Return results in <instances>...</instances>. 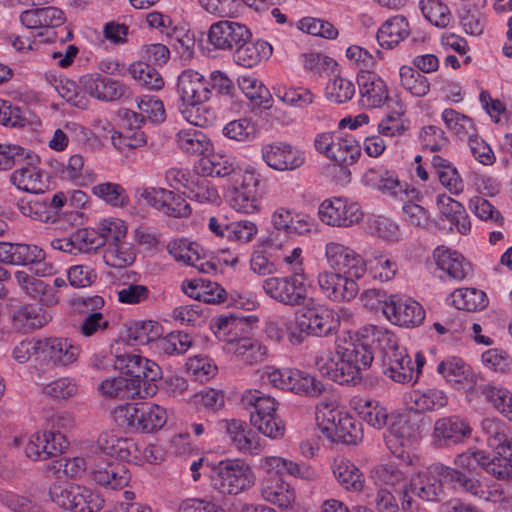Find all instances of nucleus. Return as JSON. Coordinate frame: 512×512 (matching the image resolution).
<instances>
[{
	"label": "nucleus",
	"instance_id": "nucleus-1",
	"mask_svg": "<svg viewBox=\"0 0 512 512\" xmlns=\"http://www.w3.org/2000/svg\"><path fill=\"white\" fill-rule=\"evenodd\" d=\"M481 427L486 434L487 444L494 455L490 459L484 451L466 452L455 459L456 468L471 474H478L479 467L497 479H507L512 476V437L508 427L501 421L486 418Z\"/></svg>",
	"mask_w": 512,
	"mask_h": 512
},
{
	"label": "nucleus",
	"instance_id": "nucleus-2",
	"mask_svg": "<svg viewBox=\"0 0 512 512\" xmlns=\"http://www.w3.org/2000/svg\"><path fill=\"white\" fill-rule=\"evenodd\" d=\"M178 110L182 117L197 127L211 123L212 113L203 104L211 97L210 83L199 72L186 69L177 79Z\"/></svg>",
	"mask_w": 512,
	"mask_h": 512
},
{
	"label": "nucleus",
	"instance_id": "nucleus-3",
	"mask_svg": "<svg viewBox=\"0 0 512 512\" xmlns=\"http://www.w3.org/2000/svg\"><path fill=\"white\" fill-rule=\"evenodd\" d=\"M36 162L38 156L33 151L19 145L0 144V170L21 166L11 174V181L19 190L32 194L44 191L42 175Z\"/></svg>",
	"mask_w": 512,
	"mask_h": 512
},
{
	"label": "nucleus",
	"instance_id": "nucleus-4",
	"mask_svg": "<svg viewBox=\"0 0 512 512\" xmlns=\"http://www.w3.org/2000/svg\"><path fill=\"white\" fill-rule=\"evenodd\" d=\"M48 431L33 434L25 446V454L30 459L47 460L58 457L68 447L65 436L74 426V418L68 412L53 414L48 420Z\"/></svg>",
	"mask_w": 512,
	"mask_h": 512
},
{
	"label": "nucleus",
	"instance_id": "nucleus-5",
	"mask_svg": "<svg viewBox=\"0 0 512 512\" xmlns=\"http://www.w3.org/2000/svg\"><path fill=\"white\" fill-rule=\"evenodd\" d=\"M339 315L332 309L314 306L298 309L295 313V328L287 329V338L292 345H300L307 336L327 337L337 332Z\"/></svg>",
	"mask_w": 512,
	"mask_h": 512
},
{
	"label": "nucleus",
	"instance_id": "nucleus-6",
	"mask_svg": "<svg viewBox=\"0 0 512 512\" xmlns=\"http://www.w3.org/2000/svg\"><path fill=\"white\" fill-rule=\"evenodd\" d=\"M243 408L249 411L250 423L260 433L279 439L284 436V422L276 415V400L259 390H247L241 397Z\"/></svg>",
	"mask_w": 512,
	"mask_h": 512
},
{
	"label": "nucleus",
	"instance_id": "nucleus-7",
	"mask_svg": "<svg viewBox=\"0 0 512 512\" xmlns=\"http://www.w3.org/2000/svg\"><path fill=\"white\" fill-rule=\"evenodd\" d=\"M308 286L300 263H296L290 275L272 276L262 281V289L269 298L290 308L302 307L307 303Z\"/></svg>",
	"mask_w": 512,
	"mask_h": 512
},
{
	"label": "nucleus",
	"instance_id": "nucleus-8",
	"mask_svg": "<svg viewBox=\"0 0 512 512\" xmlns=\"http://www.w3.org/2000/svg\"><path fill=\"white\" fill-rule=\"evenodd\" d=\"M114 367L129 377L135 390L141 392V398L157 393L156 383L162 377V370L154 361L136 354H122L115 357Z\"/></svg>",
	"mask_w": 512,
	"mask_h": 512
},
{
	"label": "nucleus",
	"instance_id": "nucleus-9",
	"mask_svg": "<svg viewBox=\"0 0 512 512\" xmlns=\"http://www.w3.org/2000/svg\"><path fill=\"white\" fill-rule=\"evenodd\" d=\"M372 342L379 344L382 371L387 377L402 384L413 379L414 369L411 358L406 353V349L396 343L392 334L374 327Z\"/></svg>",
	"mask_w": 512,
	"mask_h": 512
},
{
	"label": "nucleus",
	"instance_id": "nucleus-10",
	"mask_svg": "<svg viewBox=\"0 0 512 512\" xmlns=\"http://www.w3.org/2000/svg\"><path fill=\"white\" fill-rule=\"evenodd\" d=\"M213 487L222 494L237 495L255 483L252 468L240 459H226L213 467Z\"/></svg>",
	"mask_w": 512,
	"mask_h": 512
},
{
	"label": "nucleus",
	"instance_id": "nucleus-11",
	"mask_svg": "<svg viewBox=\"0 0 512 512\" xmlns=\"http://www.w3.org/2000/svg\"><path fill=\"white\" fill-rule=\"evenodd\" d=\"M52 502L69 512H98L104 507V499L85 486L55 483L49 488Z\"/></svg>",
	"mask_w": 512,
	"mask_h": 512
},
{
	"label": "nucleus",
	"instance_id": "nucleus-12",
	"mask_svg": "<svg viewBox=\"0 0 512 512\" xmlns=\"http://www.w3.org/2000/svg\"><path fill=\"white\" fill-rule=\"evenodd\" d=\"M335 344L342 359V370L346 373L348 384L359 382L362 379V371L368 369L374 359L370 344L366 340L352 337L338 338Z\"/></svg>",
	"mask_w": 512,
	"mask_h": 512
},
{
	"label": "nucleus",
	"instance_id": "nucleus-13",
	"mask_svg": "<svg viewBox=\"0 0 512 512\" xmlns=\"http://www.w3.org/2000/svg\"><path fill=\"white\" fill-rule=\"evenodd\" d=\"M259 174L248 171L231 185L229 203L237 212L253 214L260 210L262 190Z\"/></svg>",
	"mask_w": 512,
	"mask_h": 512
},
{
	"label": "nucleus",
	"instance_id": "nucleus-14",
	"mask_svg": "<svg viewBox=\"0 0 512 512\" xmlns=\"http://www.w3.org/2000/svg\"><path fill=\"white\" fill-rule=\"evenodd\" d=\"M383 313L391 323L404 327H417L425 319L422 305L404 295H391L385 299Z\"/></svg>",
	"mask_w": 512,
	"mask_h": 512
},
{
	"label": "nucleus",
	"instance_id": "nucleus-15",
	"mask_svg": "<svg viewBox=\"0 0 512 512\" xmlns=\"http://www.w3.org/2000/svg\"><path fill=\"white\" fill-rule=\"evenodd\" d=\"M318 213L323 223L334 227H351L359 223L364 216L358 203L343 197L324 200L319 206Z\"/></svg>",
	"mask_w": 512,
	"mask_h": 512
},
{
	"label": "nucleus",
	"instance_id": "nucleus-16",
	"mask_svg": "<svg viewBox=\"0 0 512 512\" xmlns=\"http://www.w3.org/2000/svg\"><path fill=\"white\" fill-rule=\"evenodd\" d=\"M139 198L147 205L157 209L163 214L183 218L191 214L190 205L180 195L160 187H147L138 190Z\"/></svg>",
	"mask_w": 512,
	"mask_h": 512
},
{
	"label": "nucleus",
	"instance_id": "nucleus-17",
	"mask_svg": "<svg viewBox=\"0 0 512 512\" xmlns=\"http://www.w3.org/2000/svg\"><path fill=\"white\" fill-rule=\"evenodd\" d=\"M251 37L252 33L246 25L229 20L215 22L208 30L209 44L221 51H232Z\"/></svg>",
	"mask_w": 512,
	"mask_h": 512
},
{
	"label": "nucleus",
	"instance_id": "nucleus-18",
	"mask_svg": "<svg viewBox=\"0 0 512 512\" xmlns=\"http://www.w3.org/2000/svg\"><path fill=\"white\" fill-rule=\"evenodd\" d=\"M472 428L459 416H446L435 421L432 431V444L436 448H448L469 438Z\"/></svg>",
	"mask_w": 512,
	"mask_h": 512
},
{
	"label": "nucleus",
	"instance_id": "nucleus-19",
	"mask_svg": "<svg viewBox=\"0 0 512 512\" xmlns=\"http://www.w3.org/2000/svg\"><path fill=\"white\" fill-rule=\"evenodd\" d=\"M264 162L277 171H293L305 163V154L287 142H273L261 149Z\"/></svg>",
	"mask_w": 512,
	"mask_h": 512
},
{
	"label": "nucleus",
	"instance_id": "nucleus-20",
	"mask_svg": "<svg viewBox=\"0 0 512 512\" xmlns=\"http://www.w3.org/2000/svg\"><path fill=\"white\" fill-rule=\"evenodd\" d=\"M325 256L328 264L335 270L334 273H342L355 278H361L366 265L363 258L351 248L337 242L326 244Z\"/></svg>",
	"mask_w": 512,
	"mask_h": 512
},
{
	"label": "nucleus",
	"instance_id": "nucleus-21",
	"mask_svg": "<svg viewBox=\"0 0 512 512\" xmlns=\"http://www.w3.org/2000/svg\"><path fill=\"white\" fill-rule=\"evenodd\" d=\"M354 276L334 272H322L318 275L321 292L331 301L349 302L353 300L359 287Z\"/></svg>",
	"mask_w": 512,
	"mask_h": 512
},
{
	"label": "nucleus",
	"instance_id": "nucleus-22",
	"mask_svg": "<svg viewBox=\"0 0 512 512\" xmlns=\"http://www.w3.org/2000/svg\"><path fill=\"white\" fill-rule=\"evenodd\" d=\"M125 417L131 427L147 433L160 429L167 419L162 407L149 402L128 405Z\"/></svg>",
	"mask_w": 512,
	"mask_h": 512
},
{
	"label": "nucleus",
	"instance_id": "nucleus-23",
	"mask_svg": "<svg viewBox=\"0 0 512 512\" xmlns=\"http://www.w3.org/2000/svg\"><path fill=\"white\" fill-rule=\"evenodd\" d=\"M39 354L54 366H68L77 361L81 348L72 340L51 337L38 340Z\"/></svg>",
	"mask_w": 512,
	"mask_h": 512
},
{
	"label": "nucleus",
	"instance_id": "nucleus-24",
	"mask_svg": "<svg viewBox=\"0 0 512 512\" xmlns=\"http://www.w3.org/2000/svg\"><path fill=\"white\" fill-rule=\"evenodd\" d=\"M90 477L96 484L113 490L124 488L131 479L126 465L115 461L96 462L90 468Z\"/></svg>",
	"mask_w": 512,
	"mask_h": 512
},
{
	"label": "nucleus",
	"instance_id": "nucleus-25",
	"mask_svg": "<svg viewBox=\"0 0 512 512\" xmlns=\"http://www.w3.org/2000/svg\"><path fill=\"white\" fill-rule=\"evenodd\" d=\"M44 250L33 244L0 241V262L7 265L27 266L45 259Z\"/></svg>",
	"mask_w": 512,
	"mask_h": 512
},
{
	"label": "nucleus",
	"instance_id": "nucleus-26",
	"mask_svg": "<svg viewBox=\"0 0 512 512\" xmlns=\"http://www.w3.org/2000/svg\"><path fill=\"white\" fill-rule=\"evenodd\" d=\"M86 93L102 101H115L124 96L126 87L119 81L101 74H88L81 77Z\"/></svg>",
	"mask_w": 512,
	"mask_h": 512
},
{
	"label": "nucleus",
	"instance_id": "nucleus-27",
	"mask_svg": "<svg viewBox=\"0 0 512 512\" xmlns=\"http://www.w3.org/2000/svg\"><path fill=\"white\" fill-rule=\"evenodd\" d=\"M437 267L451 280L461 281L471 273V264L465 257L445 246L437 247L433 252Z\"/></svg>",
	"mask_w": 512,
	"mask_h": 512
},
{
	"label": "nucleus",
	"instance_id": "nucleus-28",
	"mask_svg": "<svg viewBox=\"0 0 512 512\" xmlns=\"http://www.w3.org/2000/svg\"><path fill=\"white\" fill-rule=\"evenodd\" d=\"M357 82L363 106L376 108L388 100L387 86L375 73L362 71L358 74Z\"/></svg>",
	"mask_w": 512,
	"mask_h": 512
},
{
	"label": "nucleus",
	"instance_id": "nucleus-29",
	"mask_svg": "<svg viewBox=\"0 0 512 512\" xmlns=\"http://www.w3.org/2000/svg\"><path fill=\"white\" fill-rule=\"evenodd\" d=\"M98 447L105 455L118 459V462H132L139 457V449L133 439L113 433H102L98 438Z\"/></svg>",
	"mask_w": 512,
	"mask_h": 512
},
{
	"label": "nucleus",
	"instance_id": "nucleus-30",
	"mask_svg": "<svg viewBox=\"0 0 512 512\" xmlns=\"http://www.w3.org/2000/svg\"><path fill=\"white\" fill-rule=\"evenodd\" d=\"M362 182L365 186L390 196L406 193V189L399 181L396 173L383 166L368 169L362 176Z\"/></svg>",
	"mask_w": 512,
	"mask_h": 512
},
{
	"label": "nucleus",
	"instance_id": "nucleus-31",
	"mask_svg": "<svg viewBox=\"0 0 512 512\" xmlns=\"http://www.w3.org/2000/svg\"><path fill=\"white\" fill-rule=\"evenodd\" d=\"M167 251L175 260L193 266L202 273L211 274L217 271V265L202 259L192 244L185 239L170 241L167 244Z\"/></svg>",
	"mask_w": 512,
	"mask_h": 512
},
{
	"label": "nucleus",
	"instance_id": "nucleus-32",
	"mask_svg": "<svg viewBox=\"0 0 512 512\" xmlns=\"http://www.w3.org/2000/svg\"><path fill=\"white\" fill-rule=\"evenodd\" d=\"M369 477L376 486L390 487L395 491L407 488L409 483L407 474L393 461L375 465L370 470Z\"/></svg>",
	"mask_w": 512,
	"mask_h": 512
},
{
	"label": "nucleus",
	"instance_id": "nucleus-33",
	"mask_svg": "<svg viewBox=\"0 0 512 512\" xmlns=\"http://www.w3.org/2000/svg\"><path fill=\"white\" fill-rule=\"evenodd\" d=\"M441 475L436 472V466L420 473L410 482L411 492L426 501H439L444 497Z\"/></svg>",
	"mask_w": 512,
	"mask_h": 512
},
{
	"label": "nucleus",
	"instance_id": "nucleus-34",
	"mask_svg": "<svg viewBox=\"0 0 512 512\" xmlns=\"http://www.w3.org/2000/svg\"><path fill=\"white\" fill-rule=\"evenodd\" d=\"M203 173L215 177H227L230 184L237 182L248 170H242L228 157L219 154H212L200 161Z\"/></svg>",
	"mask_w": 512,
	"mask_h": 512
},
{
	"label": "nucleus",
	"instance_id": "nucleus-35",
	"mask_svg": "<svg viewBox=\"0 0 512 512\" xmlns=\"http://www.w3.org/2000/svg\"><path fill=\"white\" fill-rule=\"evenodd\" d=\"M410 34L408 20L402 15L387 19L378 29L377 41L383 48L392 49Z\"/></svg>",
	"mask_w": 512,
	"mask_h": 512
},
{
	"label": "nucleus",
	"instance_id": "nucleus-36",
	"mask_svg": "<svg viewBox=\"0 0 512 512\" xmlns=\"http://www.w3.org/2000/svg\"><path fill=\"white\" fill-rule=\"evenodd\" d=\"M260 491L264 500L282 509L289 508L295 500L294 491L281 477L264 478Z\"/></svg>",
	"mask_w": 512,
	"mask_h": 512
},
{
	"label": "nucleus",
	"instance_id": "nucleus-37",
	"mask_svg": "<svg viewBox=\"0 0 512 512\" xmlns=\"http://www.w3.org/2000/svg\"><path fill=\"white\" fill-rule=\"evenodd\" d=\"M228 343V350L241 361L253 365L262 362L267 355V347L259 340L243 337L239 339L223 338Z\"/></svg>",
	"mask_w": 512,
	"mask_h": 512
},
{
	"label": "nucleus",
	"instance_id": "nucleus-38",
	"mask_svg": "<svg viewBox=\"0 0 512 512\" xmlns=\"http://www.w3.org/2000/svg\"><path fill=\"white\" fill-rule=\"evenodd\" d=\"M272 53V46L266 41L258 40L252 42L247 40L235 48L233 55L234 62L245 68H253L263 58H268Z\"/></svg>",
	"mask_w": 512,
	"mask_h": 512
},
{
	"label": "nucleus",
	"instance_id": "nucleus-39",
	"mask_svg": "<svg viewBox=\"0 0 512 512\" xmlns=\"http://www.w3.org/2000/svg\"><path fill=\"white\" fill-rule=\"evenodd\" d=\"M323 432L335 442L343 444H356L361 440V429L354 419L348 415L338 414L337 421L332 419V424L323 426Z\"/></svg>",
	"mask_w": 512,
	"mask_h": 512
},
{
	"label": "nucleus",
	"instance_id": "nucleus-40",
	"mask_svg": "<svg viewBox=\"0 0 512 512\" xmlns=\"http://www.w3.org/2000/svg\"><path fill=\"white\" fill-rule=\"evenodd\" d=\"M431 165L442 186L450 193L459 195L463 192L464 183L462 177L449 160L439 155H433Z\"/></svg>",
	"mask_w": 512,
	"mask_h": 512
},
{
	"label": "nucleus",
	"instance_id": "nucleus-41",
	"mask_svg": "<svg viewBox=\"0 0 512 512\" xmlns=\"http://www.w3.org/2000/svg\"><path fill=\"white\" fill-rule=\"evenodd\" d=\"M437 206L443 217L451 222L461 234L470 231L471 224L464 206L457 200L441 194L437 196Z\"/></svg>",
	"mask_w": 512,
	"mask_h": 512
},
{
	"label": "nucleus",
	"instance_id": "nucleus-42",
	"mask_svg": "<svg viewBox=\"0 0 512 512\" xmlns=\"http://www.w3.org/2000/svg\"><path fill=\"white\" fill-rule=\"evenodd\" d=\"M411 428L408 419L403 415H393L387 430L384 434V439L388 449L397 456H400L399 448L404 447L410 443Z\"/></svg>",
	"mask_w": 512,
	"mask_h": 512
},
{
	"label": "nucleus",
	"instance_id": "nucleus-43",
	"mask_svg": "<svg viewBox=\"0 0 512 512\" xmlns=\"http://www.w3.org/2000/svg\"><path fill=\"white\" fill-rule=\"evenodd\" d=\"M436 472L445 481L450 482L455 488L462 489L474 496L481 497L484 494L478 480V474H471L462 470H454L447 466H436Z\"/></svg>",
	"mask_w": 512,
	"mask_h": 512
},
{
	"label": "nucleus",
	"instance_id": "nucleus-44",
	"mask_svg": "<svg viewBox=\"0 0 512 512\" xmlns=\"http://www.w3.org/2000/svg\"><path fill=\"white\" fill-rule=\"evenodd\" d=\"M355 410L363 421L376 429L387 427L394 415L372 399L359 398L355 401Z\"/></svg>",
	"mask_w": 512,
	"mask_h": 512
},
{
	"label": "nucleus",
	"instance_id": "nucleus-45",
	"mask_svg": "<svg viewBox=\"0 0 512 512\" xmlns=\"http://www.w3.org/2000/svg\"><path fill=\"white\" fill-rule=\"evenodd\" d=\"M14 277L18 286L31 298L45 304L54 302L53 289L43 280L35 278L25 271H16Z\"/></svg>",
	"mask_w": 512,
	"mask_h": 512
},
{
	"label": "nucleus",
	"instance_id": "nucleus-46",
	"mask_svg": "<svg viewBox=\"0 0 512 512\" xmlns=\"http://www.w3.org/2000/svg\"><path fill=\"white\" fill-rule=\"evenodd\" d=\"M286 378L287 391L308 396H318L324 391L323 384L306 372L288 369Z\"/></svg>",
	"mask_w": 512,
	"mask_h": 512
},
{
	"label": "nucleus",
	"instance_id": "nucleus-47",
	"mask_svg": "<svg viewBox=\"0 0 512 512\" xmlns=\"http://www.w3.org/2000/svg\"><path fill=\"white\" fill-rule=\"evenodd\" d=\"M411 409L416 412H432L444 408L448 403L447 395L434 388L415 390L410 395Z\"/></svg>",
	"mask_w": 512,
	"mask_h": 512
},
{
	"label": "nucleus",
	"instance_id": "nucleus-48",
	"mask_svg": "<svg viewBox=\"0 0 512 512\" xmlns=\"http://www.w3.org/2000/svg\"><path fill=\"white\" fill-rule=\"evenodd\" d=\"M315 366L323 376L340 384H348L346 373L342 370V359L338 349L335 348V352L329 350L320 352L315 357Z\"/></svg>",
	"mask_w": 512,
	"mask_h": 512
},
{
	"label": "nucleus",
	"instance_id": "nucleus-49",
	"mask_svg": "<svg viewBox=\"0 0 512 512\" xmlns=\"http://www.w3.org/2000/svg\"><path fill=\"white\" fill-rule=\"evenodd\" d=\"M176 142L181 150L194 155H202L211 147L207 135L196 128L182 129L176 134Z\"/></svg>",
	"mask_w": 512,
	"mask_h": 512
},
{
	"label": "nucleus",
	"instance_id": "nucleus-50",
	"mask_svg": "<svg viewBox=\"0 0 512 512\" xmlns=\"http://www.w3.org/2000/svg\"><path fill=\"white\" fill-rule=\"evenodd\" d=\"M49 321L44 310L37 305H24L13 314L14 326L19 330L30 331L43 327Z\"/></svg>",
	"mask_w": 512,
	"mask_h": 512
},
{
	"label": "nucleus",
	"instance_id": "nucleus-51",
	"mask_svg": "<svg viewBox=\"0 0 512 512\" xmlns=\"http://www.w3.org/2000/svg\"><path fill=\"white\" fill-rule=\"evenodd\" d=\"M361 155V146L352 136H340L329 159L342 168L354 164Z\"/></svg>",
	"mask_w": 512,
	"mask_h": 512
},
{
	"label": "nucleus",
	"instance_id": "nucleus-52",
	"mask_svg": "<svg viewBox=\"0 0 512 512\" xmlns=\"http://www.w3.org/2000/svg\"><path fill=\"white\" fill-rule=\"evenodd\" d=\"M333 473L338 483L346 490L357 492L364 487L365 479L362 472L348 460L338 462Z\"/></svg>",
	"mask_w": 512,
	"mask_h": 512
},
{
	"label": "nucleus",
	"instance_id": "nucleus-53",
	"mask_svg": "<svg viewBox=\"0 0 512 512\" xmlns=\"http://www.w3.org/2000/svg\"><path fill=\"white\" fill-rule=\"evenodd\" d=\"M450 297L458 310L476 311L483 309L487 304L486 294L475 288L456 289Z\"/></svg>",
	"mask_w": 512,
	"mask_h": 512
},
{
	"label": "nucleus",
	"instance_id": "nucleus-54",
	"mask_svg": "<svg viewBox=\"0 0 512 512\" xmlns=\"http://www.w3.org/2000/svg\"><path fill=\"white\" fill-rule=\"evenodd\" d=\"M481 394L497 411L512 421V393L508 389L486 384L481 387Z\"/></svg>",
	"mask_w": 512,
	"mask_h": 512
},
{
	"label": "nucleus",
	"instance_id": "nucleus-55",
	"mask_svg": "<svg viewBox=\"0 0 512 512\" xmlns=\"http://www.w3.org/2000/svg\"><path fill=\"white\" fill-rule=\"evenodd\" d=\"M224 136L238 142H250L256 139L258 125L251 118L243 117L228 122L222 130Z\"/></svg>",
	"mask_w": 512,
	"mask_h": 512
},
{
	"label": "nucleus",
	"instance_id": "nucleus-56",
	"mask_svg": "<svg viewBox=\"0 0 512 512\" xmlns=\"http://www.w3.org/2000/svg\"><path fill=\"white\" fill-rule=\"evenodd\" d=\"M192 345L190 336L180 331H173L155 342V350L164 355H180Z\"/></svg>",
	"mask_w": 512,
	"mask_h": 512
},
{
	"label": "nucleus",
	"instance_id": "nucleus-57",
	"mask_svg": "<svg viewBox=\"0 0 512 512\" xmlns=\"http://www.w3.org/2000/svg\"><path fill=\"white\" fill-rule=\"evenodd\" d=\"M127 377H114L102 381L101 393L109 398L134 399L141 398V392H137Z\"/></svg>",
	"mask_w": 512,
	"mask_h": 512
},
{
	"label": "nucleus",
	"instance_id": "nucleus-58",
	"mask_svg": "<svg viewBox=\"0 0 512 512\" xmlns=\"http://www.w3.org/2000/svg\"><path fill=\"white\" fill-rule=\"evenodd\" d=\"M442 119L446 127L460 139H470L475 135V128L471 118L454 109H445Z\"/></svg>",
	"mask_w": 512,
	"mask_h": 512
},
{
	"label": "nucleus",
	"instance_id": "nucleus-59",
	"mask_svg": "<svg viewBox=\"0 0 512 512\" xmlns=\"http://www.w3.org/2000/svg\"><path fill=\"white\" fill-rule=\"evenodd\" d=\"M405 111V106L397 103V108L390 111L378 124L379 133L389 137L403 135L409 129V122L403 119Z\"/></svg>",
	"mask_w": 512,
	"mask_h": 512
},
{
	"label": "nucleus",
	"instance_id": "nucleus-60",
	"mask_svg": "<svg viewBox=\"0 0 512 512\" xmlns=\"http://www.w3.org/2000/svg\"><path fill=\"white\" fill-rule=\"evenodd\" d=\"M188 198L198 201L200 203H218L220 200L217 189L211 182L200 176H195L190 181V184L183 192Z\"/></svg>",
	"mask_w": 512,
	"mask_h": 512
},
{
	"label": "nucleus",
	"instance_id": "nucleus-61",
	"mask_svg": "<svg viewBox=\"0 0 512 512\" xmlns=\"http://www.w3.org/2000/svg\"><path fill=\"white\" fill-rule=\"evenodd\" d=\"M399 75L402 87L413 96L423 97L429 92L430 84L427 77L413 67L402 66Z\"/></svg>",
	"mask_w": 512,
	"mask_h": 512
},
{
	"label": "nucleus",
	"instance_id": "nucleus-62",
	"mask_svg": "<svg viewBox=\"0 0 512 512\" xmlns=\"http://www.w3.org/2000/svg\"><path fill=\"white\" fill-rule=\"evenodd\" d=\"M437 372L451 383H461L471 375L470 367L456 356H450L442 360L437 366Z\"/></svg>",
	"mask_w": 512,
	"mask_h": 512
},
{
	"label": "nucleus",
	"instance_id": "nucleus-63",
	"mask_svg": "<svg viewBox=\"0 0 512 512\" xmlns=\"http://www.w3.org/2000/svg\"><path fill=\"white\" fill-rule=\"evenodd\" d=\"M128 71L133 79L144 87L159 90L164 86V80L160 73L149 63L142 61L133 63L129 66Z\"/></svg>",
	"mask_w": 512,
	"mask_h": 512
},
{
	"label": "nucleus",
	"instance_id": "nucleus-64",
	"mask_svg": "<svg viewBox=\"0 0 512 512\" xmlns=\"http://www.w3.org/2000/svg\"><path fill=\"white\" fill-rule=\"evenodd\" d=\"M356 88L354 83L342 76H335L330 79L326 85V97L337 104L348 102L355 95Z\"/></svg>",
	"mask_w": 512,
	"mask_h": 512
}]
</instances>
